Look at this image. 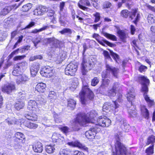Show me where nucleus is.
Wrapping results in <instances>:
<instances>
[{"label":"nucleus","instance_id":"obj_58","mask_svg":"<svg viewBox=\"0 0 155 155\" xmlns=\"http://www.w3.org/2000/svg\"><path fill=\"white\" fill-rule=\"evenodd\" d=\"M48 13V15L49 17L53 16L54 14L55 13V12L52 9H49L47 11Z\"/></svg>","mask_w":155,"mask_h":155},{"label":"nucleus","instance_id":"obj_43","mask_svg":"<svg viewBox=\"0 0 155 155\" xmlns=\"http://www.w3.org/2000/svg\"><path fill=\"white\" fill-rule=\"evenodd\" d=\"M109 51L113 59L116 62H117L120 58L119 55L117 53L114 52L112 50H110Z\"/></svg>","mask_w":155,"mask_h":155},{"label":"nucleus","instance_id":"obj_21","mask_svg":"<svg viewBox=\"0 0 155 155\" xmlns=\"http://www.w3.org/2000/svg\"><path fill=\"white\" fill-rule=\"evenodd\" d=\"M51 139L53 142L58 143L62 142L64 140V137L61 135L56 133H53Z\"/></svg>","mask_w":155,"mask_h":155},{"label":"nucleus","instance_id":"obj_19","mask_svg":"<svg viewBox=\"0 0 155 155\" xmlns=\"http://www.w3.org/2000/svg\"><path fill=\"white\" fill-rule=\"evenodd\" d=\"M140 115L144 118L148 120L150 118V112L145 105H140Z\"/></svg>","mask_w":155,"mask_h":155},{"label":"nucleus","instance_id":"obj_39","mask_svg":"<svg viewBox=\"0 0 155 155\" xmlns=\"http://www.w3.org/2000/svg\"><path fill=\"white\" fill-rule=\"evenodd\" d=\"M32 7V4L28 3L24 5L21 8V11L23 12H27L31 9Z\"/></svg>","mask_w":155,"mask_h":155},{"label":"nucleus","instance_id":"obj_37","mask_svg":"<svg viewBox=\"0 0 155 155\" xmlns=\"http://www.w3.org/2000/svg\"><path fill=\"white\" fill-rule=\"evenodd\" d=\"M103 35L107 39L114 41H117V38L114 35L108 33H104Z\"/></svg>","mask_w":155,"mask_h":155},{"label":"nucleus","instance_id":"obj_59","mask_svg":"<svg viewBox=\"0 0 155 155\" xmlns=\"http://www.w3.org/2000/svg\"><path fill=\"white\" fill-rule=\"evenodd\" d=\"M35 22L34 21H31L29 24L27 25L24 29L26 28H29L34 26H35Z\"/></svg>","mask_w":155,"mask_h":155},{"label":"nucleus","instance_id":"obj_47","mask_svg":"<svg viewBox=\"0 0 155 155\" xmlns=\"http://www.w3.org/2000/svg\"><path fill=\"white\" fill-rule=\"evenodd\" d=\"M26 96L25 92L21 91L18 92L17 94V98L18 99L22 100L24 99Z\"/></svg>","mask_w":155,"mask_h":155},{"label":"nucleus","instance_id":"obj_49","mask_svg":"<svg viewBox=\"0 0 155 155\" xmlns=\"http://www.w3.org/2000/svg\"><path fill=\"white\" fill-rule=\"evenodd\" d=\"M99 82V79L97 77H94L91 81V85L94 87L96 86Z\"/></svg>","mask_w":155,"mask_h":155},{"label":"nucleus","instance_id":"obj_23","mask_svg":"<svg viewBox=\"0 0 155 155\" xmlns=\"http://www.w3.org/2000/svg\"><path fill=\"white\" fill-rule=\"evenodd\" d=\"M78 5L80 9L85 11L87 9L85 6H90L91 5L88 0H80L78 3Z\"/></svg>","mask_w":155,"mask_h":155},{"label":"nucleus","instance_id":"obj_33","mask_svg":"<svg viewBox=\"0 0 155 155\" xmlns=\"http://www.w3.org/2000/svg\"><path fill=\"white\" fill-rule=\"evenodd\" d=\"M154 144H152L147 147L145 150L147 155H152L154 153Z\"/></svg>","mask_w":155,"mask_h":155},{"label":"nucleus","instance_id":"obj_31","mask_svg":"<svg viewBox=\"0 0 155 155\" xmlns=\"http://www.w3.org/2000/svg\"><path fill=\"white\" fill-rule=\"evenodd\" d=\"M130 11L127 9H123L120 12V16L124 19H127L128 18L130 19Z\"/></svg>","mask_w":155,"mask_h":155},{"label":"nucleus","instance_id":"obj_48","mask_svg":"<svg viewBox=\"0 0 155 155\" xmlns=\"http://www.w3.org/2000/svg\"><path fill=\"white\" fill-rule=\"evenodd\" d=\"M44 8L43 7H39L35 10L38 15H40L43 14L45 11L44 10Z\"/></svg>","mask_w":155,"mask_h":155},{"label":"nucleus","instance_id":"obj_11","mask_svg":"<svg viewBox=\"0 0 155 155\" xmlns=\"http://www.w3.org/2000/svg\"><path fill=\"white\" fill-rule=\"evenodd\" d=\"M130 17L131 19H133L135 17L133 22L137 25L140 18V12L139 11L138 8H136L132 9L131 11L130 12Z\"/></svg>","mask_w":155,"mask_h":155},{"label":"nucleus","instance_id":"obj_1","mask_svg":"<svg viewBox=\"0 0 155 155\" xmlns=\"http://www.w3.org/2000/svg\"><path fill=\"white\" fill-rule=\"evenodd\" d=\"M95 116V114L92 111L86 114H77L75 117L70 121L73 130L78 131L80 129V126H85L86 124L94 123Z\"/></svg>","mask_w":155,"mask_h":155},{"label":"nucleus","instance_id":"obj_26","mask_svg":"<svg viewBox=\"0 0 155 155\" xmlns=\"http://www.w3.org/2000/svg\"><path fill=\"white\" fill-rule=\"evenodd\" d=\"M43 148L42 144L39 142H37L32 146V149L36 153H41L43 150Z\"/></svg>","mask_w":155,"mask_h":155},{"label":"nucleus","instance_id":"obj_45","mask_svg":"<svg viewBox=\"0 0 155 155\" xmlns=\"http://www.w3.org/2000/svg\"><path fill=\"white\" fill-rule=\"evenodd\" d=\"M58 129L65 134H67L69 132V128L67 126L58 127Z\"/></svg>","mask_w":155,"mask_h":155},{"label":"nucleus","instance_id":"obj_61","mask_svg":"<svg viewBox=\"0 0 155 155\" xmlns=\"http://www.w3.org/2000/svg\"><path fill=\"white\" fill-rule=\"evenodd\" d=\"M69 154V152L66 149H63L60 152V155H68Z\"/></svg>","mask_w":155,"mask_h":155},{"label":"nucleus","instance_id":"obj_44","mask_svg":"<svg viewBox=\"0 0 155 155\" xmlns=\"http://www.w3.org/2000/svg\"><path fill=\"white\" fill-rule=\"evenodd\" d=\"M112 6V3L110 2L106 1L103 3L102 8L103 9H108L110 8Z\"/></svg>","mask_w":155,"mask_h":155},{"label":"nucleus","instance_id":"obj_40","mask_svg":"<svg viewBox=\"0 0 155 155\" xmlns=\"http://www.w3.org/2000/svg\"><path fill=\"white\" fill-rule=\"evenodd\" d=\"M59 32L62 35L65 34L71 35L72 33V31L71 30L70 28H64L61 30L59 31Z\"/></svg>","mask_w":155,"mask_h":155},{"label":"nucleus","instance_id":"obj_32","mask_svg":"<svg viewBox=\"0 0 155 155\" xmlns=\"http://www.w3.org/2000/svg\"><path fill=\"white\" fill-rule=\"evenodd\" d=\"M154 143H155V136L152 134L149 136L147 137L146 145L147 146L150 144H154Z\"/></svg>","mask_w":155,"mask_h":155},{"label":"nucleus","instance_id":"obj_12","mask_svg":"<svg viewBox=\"0 0 155 155\" xmlns=\"http://www.w3.org/2000/svg\"><path fill=\"white\" fill-rule=\"evenodd\" d=\"M114 137L116 140L114 142V146H111V152L112 155L118 150V147L120 145H125L121 142L119 135L118 134L115 135Z\"/></svg>","mask_w":155,"mask_h":155},{"label":"nucleus","instance_id":"obj_13","mask_svg":"<svg viewBox=\"0 0 155 155\" xmlns=\"http://www.w3.org/2000/svg\"><path fill=\"white\" fill-rule=\"evenodd\" d=\"M40 74L45 77L50 78L53 75V70L49 66H44L40 71Z\"/></svg>","mask_w":155,"mask_h":155},{"label":"nucleus","instance_id":"obj_55","mask_svg":"<svg viewBox=\"0 0 155 155\" xmlns=\"http://www.w3.org/2000/svg\"><path fill=\"white\" fill-rule=\"evenodd\" d=\"M25 57V55L17 56L14 58L13 60L14 61H20L23 59Z\"/></svg>","mask_w":155,"mask_h":155},{"label":"nucleus","instance_id":"obj_9","mask_svg":"<svg viewBox=\"0 0 155 155\" xmlns=\"http://www.w3.org/2000/svg\"><path fill=\"white\" fill-rule=\"evenodd\" d=\"M97 125L103 127H108L111 124V121L105 116H100L97 119Z\"/></svg>","mask_w":155,"mask_h":155},{"label":"nucleus","instance_id":"obj_29","mask_svg":"<svg viewBox=\"0 0 155 155\" xmlns=\"http://www.w3.org/2000/svg\"><path fill=\"white\" fill-rule=\"evenodd\" d=\"M127 95V98L128 101L132 105L133 102L135 101L136 99L135 94L132 92L130 91L128 92Z\"/></svg>","mask_w":155,"mask_h":155},{"label":"nucleus","instance_id":"obj_5","mask_svg":"<svg viewBox=\"0 0 155 155\" xmlns=\"http://www.w3.org/2000/svg\"><path fill=\"white\" fill-rule=\"evenodd\" d=\"M87 90L88 91L87 95V98L91 101H92L94 99V93L89 88L88 85L83 86L81 91L79 93L80 101L82 104L83 105L86 104L87 100L85 96Z\"/></svg>","mask_w":155,"mask_h":155},{"label":"nucleus","instance_id":"obj_54","mask_svg":"<svg viewBox=\"0 0 155 155\" xmlns=\"http://www.w3.org/2000/svg\"><path fill=\"white\" fill-rule=\"evenodd\" d=\"M71 155H85L82 151L75 150L71 152Z\"/></svg>","mask_w":155,"mask_h":155},{"label":"nucleus","instance_id":"obj_20","mask_svg":"<svg viewBox=\"0 0 155 155\" xmlns=\"http://www.w3.org/2000/svg\"><path fill=\"white\" fill-rule=\"evenodd\" d=\"M97 133V131L95 128H91L85 132V134L88 139L91 140L95 138Z\"/></svg>","mask_w":155,"mask_h":155},{"label":"nucleus","instance_id":"obj_60","mask_svg":"<svg viewBox=\"0 0 155 155\" xmlns=\"http://www.w3.org/2000/svg\"><path fill=\"white\" fill-rule=\"evenodd\" d=\"M55 38L54 37L46 38V39L47 40V43L50 44L52 43V44Z\"/></svg>","mask_w":155,"mask_h":155},{"label":"nucleus","instance_id":"obj_64","mask_svg":"<svg viewBox=\"0 0 155 155\" xmlns=\"http://www.w3.org/2000/svg\"><path fill=\"white\" fill-rule=\"evenodd\" d=\"M150 31L153 35H155V26H152L150 27Z\"/></svg>","mask_w":155,"mask_h":155},{"label":"nucleus","instance_id":"obj_51","mask_svg":"<svg viewBox=\"0 0 155 155\" xmlns=\"http://www.w3.org/2000/svg\"><path fill=\"white\" fill-rule=\"evenodd\" d=\"M138 41V40L134 39L133 40L132 42L131 43V45L132 47L134 48L137 52H138L137 49H139V47L137 44V42Z\"/></svg>","mask_w":155,"mask_h":155},{"label":"nucleus","instance_id":"obj_16","mask_svg":"<svg viewBox=\"0 0 155 155\" xmlns=\"http://www.w3.org/2000/svg\"><path fill=\"white\" fill-rule=\"evenodd\" d=\"M113 104L110 103H107L104 104L103 107L104 109L110 111H115L116 109L119 107V105L116 101H112Z\"/></svg>","mask_w":155,"mask_h":155},{"label":"nucleus","instance_id":"obj_41","mask_svg":"<svg viewBox=\"0 0 155 155\" xmlns=\"http://www.w3.org/2000/svg\"><path fill=\"white\" fill-rule=\"evenodd\" d=\"M55 150L54 147L52 145H47L46 146L45 150L46 152L48 153H53Z\"/></svg>","mask_w":155,"mask_h":155},{"label":"nucleus","instance_id":"obj_62","mask_svg":"<svg viewBox=\"0 0 155 155\" xmlns=\"http://www.w3.org/2000/svg\"><path fill=\"white\" fill-rule=\"evenodd\" d=\"M64 18V15H61L60 16L59 18V22L61 24H63L65 25V21L63 20V19Z\"/></svg>","mask_w":155,"mask_h":155},{"label":"nucleus","instance_id":"obj_42","mask_svg":"<svg viewBox=\"0 0 155 155\" xmlns=\"http://www.w3.org/2000/svg\"><path fill=\"white\" fill-rule=\"evenodd\" d=\"M9 12V10L8 8V7H5L0 11V17H2L6 15Z\"/></svg>","mask_w":155,"mask_h":155},{"label":"nucleus","instance_id":"obj_6","mask_svg":"<svg viewBox=\"0 0 155 155\" xmlns=\"http://www.w3.org/2000/svg\"><path fill=\"white\" fill-rule=\"evenodd\" d=\"M78 69V65L75 62H71L68 64L65 69V74L68 75L74 76Z\"/></svg>","mask_w":155,"mask_h":155},{"label":"nucleus","instance_id":"obj_18","mask_svg":"<svg viewBox=\"0 0 155 155\" xmlns=\"http://www.w3.org/2000/svg\"><path fill=\"white\" fill-rule=\"evenodd\" d=\"M119 84L117 82H115L113 84L111 88L109 89L107 91V95L110 97H115L118 91Z\"/></svg>","mask_w":155,"mask_h":155},{"label":"nucleus","instance_id":"obj_57","mask_svg":"<svg viewBox=\"0 0 155 155\" xmlns=\"http://www.w3.org/2000/svg\"><path fill=\"white\" fill-rule=\"evenodd\" d=\"M123 95L122 94H119L118 96L117 99L115 101L117 103V102L119 103L123 102V99H122Z\"/></svg>","mask_w":155,"mask_h":155},{"label":"nucleus","instance_id":"obj_38","mask_svg":"<svg viewBox=\"0 0 155 155\" xmlns=\"http://www.w3.org/2000/svg\"><path fill=\"white\" fill-rule=\"evenodd\" d=\"M148 22L150 24L155 23V17L152 14H149L147 17Z\"/></svg>","mask_w":155,"mask_h":155},{"label":"nucleus","instance_id":"obj_30","mask_svg":"<svg viewBox=\"0 0 155 155\" xmlns=\"http://www.w3.org/2000/svg\"><path fill=\"white\" fill-rule=\"evenodd\" d=\"M24 106V102L22 101H18L14 104V108L17 110H19L23 109Z\"/></svg>","mask_w":155,"mask_h":155},{"label":"nucleus","instance_id":"obj_27","mask_svg":"<svg viewBox=\"0 0 155 155\" xmlns=\"http://www.w3.org/2000/svg\"><path fill=\"white\" fill-rule=\"evenodd\" d=\"M87 63V60L84 56L82 58V62L81 63V73L83 75H85L86 74L87 71L86 69L87 67L86 63Z\"/></svg>","mask_w":155,"mask_h":155},{"label":"nucleus","instance_id":"obj_15","mask_svg":"<svg viewBox=\"0 0 155 155\" xmlns=\"http://www.w3.org/2000/svg\"><path fill=\"white\" fill-rule=\"evenodd\" d=\"M14 142L15 144H19L23 143L25 141V137L24 134L20 132H17L15 134Z\"/></svg>","mask_w":155,"mask_h":155},{"label":"nucleus","instance_id":"obj_10","mask_svg":"<svg viewBox=\"0 0 155 155\" xmlns=\"http://www.w3.org/2000/svg\"><path fill=\"white\" fill-rule=\"evenodd\" d=\"M118 149V150L113 155H135V152L134 151L128 152L127 148L125 145H120Z\"/></svg>","mask_w":155,"mask_h":155},{"label":"nucleus","instance_id":"obj_35","mask_svg":"<svg viewBox=\"0 0 155 155\" xmlns=\"http://www.w3.org/2000/svg\"><path fill=\"white\" fill-rule=\"evenodd\" d=\"M48 98L51 102H53L57 98L56 93L54 91H50L48 94Z\"/></svg>","mask_w":155,"mask_h":155},{"label":"nucleus","instance_id":"obj_50","mask_svg":"<svg viewBox=\"0 0 155 155\" xmlns=\"http://www.w3.org/2000/svg\"><path fill=\"white\" fill-rule=\"evenodd\" d=\"M148 69L147 66L142 64H140L138 70L141 73L145 72Z\"/></svg>","mask_w":155,"mask_h":155},{"label":"nucleus","instance_id":"obj_34","mask_svg":"<svg viewBox=\"0 0 155 155\" xmlns=\"http://www.w3.org/2000/svg\"><path fill=\"white\" fill-rule=\"evenodd\" d=\"M61 41L55 38L51 45V48L56 49L60 47Z\"/></svg>","mask_w":155,"mask_h":155},{"label":"nucleus","instance_id":"obj_24","mask_svg":"<svg viewBox=\"0 0 155 155\" xmlns=\"http://www.w3.org/2000/svg\"><path fill=\"white\" fill-rule=\"evenodd\" d=\"M39 69V64L38 63H34L30 68V72L32 76L35 77L37 74Z\"/></svg>","mask_w":155,"mask_h":155},{"label":"nucleus","instance_id":"obj_53","mask_svg":"<svg viewBox=\"0 0 155 155\" xmlns=\"http://www.w3.org/2000/svg\"><path fill=\"white\" fill-rule=\"evenodd\" d=\"M103 54L104 56V59H111V58L110 56V54L106 50H104L103 51Z\"/></svg>","mask_w":155,"mask_h":155},{"label":"nucleus","instance_id":"obj_28","mask_svg":"<svg viewBox=\"0 0 155 155\" xmlns=\"http://www.w3.org/2000/svg\"><path fill=\"white\" fill-rule=\"evenodd\" d=\"M117 33L118 35V37L121 40L124 42H126V38H127L126 33L124 30H120L118 29L117 31Z\"/></svg>","mask_w":155,"mask_h":155},{"label":"nucleus","instance_id":"obj_52","mask_svg":"<svg viewBox=\"0 0 155 155\" xmlns=\"http://www.w3.org/2000/svg\"><path fill=\"white\" fill-rule=\"evenodd\" d=\"M94 17H95L94 22L95 23L98 22L101 18L100 13L98 12H96L95 14L93 15Z\"/></svg>","mask_w":155,"mask_h":155},{"label":"nucleus","instance_id":"obj_36","mask_svg":"<svg viewBox=\"0 0 155 155\" xmlns=\"http://www.w3.org/2000/svg\"><path fill=\"white\" fill-rule=\"evenodd\" d=\"M68 106V107L74 109L76 106V102L74 99L71 98H69L67 100Z\"/></svg>","mask_w":155,"mask_h":155},{"label":"nucleus","instance_id":"obj_14","mask_svg":"<svg viewBox=\"0 0 155 155\" xmlns=\"http://www.w3.org/2000/svg\"><path fill=\"white\" fill-rule=\"evenodd\" d=\"M67 144L73 147H78L84 151L88 152V148L87 147L83 145L78 140L68 142L67 143Z\"/></svg>","mask_w":155,"mask_h":155},{"label":"nucleus","instance_id":"obj_46","mask_svg":"<svg viewBox=\"0 0 155 155\" xmlns=\"http://www.w3.org/2000/svg\"><path fill=\"white\" fill-rule=\"evenodd\" d=\"M49 26H44L39 29H34L31 32L34 34L36 33H37L45 30L47 28H49Z\"/></svg>","mask_w":155,"mask_h":155},{"label":"nucleus","instance_id":"obj_2","mask_svg":"<svg viewBox=\"0 0 155 155\" xmlns=\"http://www.w3.org/2000/svg\"><path fill=\"white\" fill-rule=\"evenodd\" d=\"M137 81L140 82L141 87L140 89L141 92L142 93L144 98L148 106L151 107L155 105V102L154 100L150 98L148 94L149 92L148 86L150 84V81L147 77L141 75L137 77Z\"/></svg>","mask_w":155,"mask_h":155},{"label":"nucleus","instance_id":"obj_22","mask_svg":"<svg viewBox=\"0 0 155 155\" xmlns=\"http://www.w3.org/2000/svg\"><path fill=\"white\" fill-rule=\"evenodd\" d=\"M46 87L45 83L43 82L39 83L36 86L35 90L39 94L44 93L45 91Z\"/></svg>","mask_w":155,"mask_h":155},{"label":"nucleus","instance_id":"obj_17","mask_svg":"<svg viewBox=\"0 0 155 155\" xmlns=\"http://www.w3.org/2000/svg\"><path fill=\"white\" fill-rule=\"evenodd\" d=\"M16 87L14 84L12 83H8L4 84L2 87V91L3 92L10 94L13 91L15 90Z\"/></svg>","mask_w":155,"mask_h":155},{"label":"nucleus","instance_id":"obj_3","mask_svg":"<svg viewBox=\"0 0 155 155\" xmlns=\"http://www.w3.org/2000/svg\"><path fill=\"white\" fill-rule=\"evenodd\" d=\"M105 68L106 71L103 72L101 74L102 80L101 87L102 88H105L107 87L110 82V80L107 78L108 73H111L114 77L117 78L119 72L118 68L113 67L108 64H106Z\"/></svg>","mask_w":155,"mask_h":155},{"label":"nucleus","instance_id":"obj_8","mask_svg":"<svg viewBox=\"0 0 155 155\" xmlns=\"http://www.w3.org/2000/svg\"><path fill=\"white\" fill-rule=\"evenodd\" d=\"M92 37L95 38L100 45L103 46H105L104 44L111 48L114 47L116 46L115 44L111 43L103 38L97 34L94 33L92 35Z\"/></svg>","mask_w":155,"mask_h":155},{"label":"nucleus","instance_id":"obj_63","mask_svg":"<svg viewBox=\"0 0 155 155\" xmlns=\"http://www.w3.org/2000/svg\"><path fill=\"white\" fill-rule=\"evenodd\" d=\"M146 7L149 10H151L153 12L155 13V7L154 6H152L150 5H146Z\"/></svg>","mask_w":155,"mask_h":155},{"label":"nucleus","instance_id":"obj_25","mask_svg":"<svg viewBox=\"0 0 155 155\" xmlns=\"http://www.w3.org/2000/svg\"><path fill=\"white\" fill-rule=\"evenodd\" d=\"M27 119L23 122V124L25 127L30 129H35L38 127V125L37 124L32 123L29 121V120Z\"/></svg>","mask_w":155,"mask_h":155},{"label":"nucleus","instance_id":"obj_7","mask_svg":"<svg viewBox=\"0 0 155 155\" xmlns=\"http://www.w3.org/2000/svg\"><path fill=\"white\" fill-rule=\"evenodd\" d=\"M28 66V63L25 61L17 63L12 71V74L15 76H18L19 72L25 70L27 68Z\"/></svg>","mask_w":155,"mask_h":155},{"label":"nucleus","instance_id":"obj_56","mask_svg":"<svg viewBox=\"0 0 155 155\" xmlns=\"http://www.w3.org/2000/svg\"><path fill=\"white\" fill-rule=\"evenodd\" d=\"M91 3L93 5L95 8L98 7V0H91Z\"/></svg>","mask_w":155,"mask_h":155},{"label":"nucleus","instance_id":"obj_4","mask_svg":"<svg viewBox=\"0 0 155 155\" xmlns=\"http://www.w3.org/2000/svg\"><path fill=\"white\" fill-rule=\"evenodd\" d=\"M28 109L30 111V113L26 114L27 119L32 121H37V114L39 110L37 103L35 101L30 100L28 103Z\"/></svg>","mask_w":155,"mask_h":155}]
</instances>
